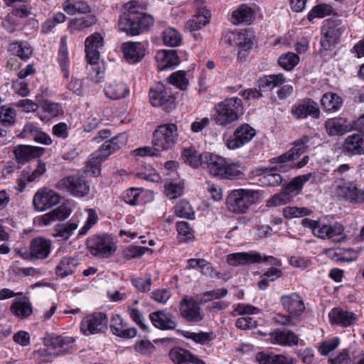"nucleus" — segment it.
Wrapping results in <instances>:
<instances>
[{
  "instance_id": "nucleus-1",
  "label": "nucleus",
  "mask_w": 364,
  "mask_h": 364,
  "mask_svg": "<svg viewBox=\"0 0 364 364\" xmlns=\"http://www.w3.org/2000/svg\"><path fill=\"white\" fill-rule=\"evenodd\" d=\"M144 6L138 1H131L124 6V14L119 20V30L132 36L149 28L154 24L151 15L142 13Z\"/></svg>"
},
{
  "instance_id": "nucleus-2",
  "label": "nucleus",
  "mask_w": 364,
  "mask_h": 364,
  "mask_svg": "<svg viewBox=\"0 0 364 364\" xmlns=\"http://www.w3.org/2000/svg\"><path fill=\"white\" fill-rule=\"evenodd\" d=\"M213 119L216 124L229 127L237 122L243 114L242 100L237 97H230L216 104L214 107Z\"/></svg>"
},
{
  "instance_id": "nucleus-3",
  "label": "nucleus",
  "mask_w": 364,
  "mask_h": 364,
  "mask_svg": "<svg viewBox=\"0 0 364 364\" xmlns=\"http://www.w3.org/2000/svg\"><path fill=\"white\" fill-rule=\"evenodd\" d=\"M259 198L258 191L238 189L232 191L227 198L228 209L235 213H243Z\"/></svg>"
},
{
  "instance_id": "nucleus-4",
  "label": "nucleus",
  "mask_w": 364,
  "mask_h": 364,
  "mask_svg": "<svg viewBox=\"0 0 364 364\" xmlns=\"http://www.w3.org/2000/svg\"><path fill=\"white\" fill-rule=\"evenodd\" d=\"M178 133L176 124L168 123L158 127L153 135L152 144L156 150L164 151L172 149L178 142Z\"/></svg>"
},
{
  "instance_id": "nucleus-5",
  "label": "nucleus",
  "mask_w": 364,
  "mask_h": 364,
  "mask_svg": "<svg viewBox=\"0 0 364 364\" xmlns=\"http://www.w3.org/2000/svg\"><path fill=\"white\" fill-rule=\"evenodd\" d=\"M336 196L353 204L364 203V189L360 188L353 182L346 181L343 178L336 181L334 184Z\"/></svg>"
},
{
  "instance_id": "nucleus-6",
  "label": "nucleus",
  "mask_w": 364,
  "mask_h": 364,
  "mask_svg": "<svg viewBox=\"0 0 364 364\" xmlns=\"http://www.w3.org/2000/svg\"><path fill=\"white\" fill-rule=\"evenodd\" d=\"M90 253L96 257L107 258L116 251V245L111 235L102 234L92 236L87 240Z\"/></svg>"
},
{
  "instance_id": "nucleus-7",
  "label": "nucleus",
  "mask_w": 364,
  "mask_h": 364,
  "mask_svg": "<svg viewBox=\"0 0 364 364\" xmlns=\"http://www.w3.org/2000/svg\"><path fill=\"white\" fill-rule=\"evenodd\" d=\"M262 262H268L271 264L275 266H280L282 264L281 260L272 257L264 256L262 257L259 252H237L229 254L227 256V262L231 266H239L251 264L254 263H260Z\"/></svg>"
},
{
  "instance_id": "nucleus-8",
  "label": "nucleus",
  "mask_w": 364,
  "mask_h": 364,
  "mask_svg": "<svg viewBox=\"0 0 364 364\" xmlns=\"http://www.w3.org/2000/svg\"><path fill=\"white\" fill-rule=\"evenodd\" d=\"M308 141L309 137L304 136L300 139L295 141L294 142V147L287 152L278 157L271 159L269 161L270 163L272 164H276L273 169L275 171H285L287 168L286 163L294 161L304 154L308 148L306 145Z\"/></svg>"
},
{
  "instance_id": "nucleus-9",
  "label": "nucleus",
  "mask_w": 364,
  "mask_h": 364,
  "mask_svg": "<svg viewBox=\"0 0 364 364\" xmlns=\"http://www.w3.org/2000/svg\"><path fill=\"white\" fill-rule=\"evenodd\" d=\"M149 101L152 106L170 112L174 107L175 98L163 84L156 82L150 90Z\"/></svg>"
},
{
  "instance_id": "nucleus-10",
  "label": "nucleus",
  "mask_w": 364,
  "mask_h": 364,
  "mask_svg": "<svg viewBox=\"0 0 364 364\" xmlns=\"http://www.w3.org/2000/svg\"><path fill=\"white\" fill-rule=\"evenodd\" d=\"M58 188L79 198L85 197L90 193L89 183L79 176H69L62 178L58 183Z\"/></svg>"
},
{
  "instance_id": "nucleus-11",
  "label": "nucleus",
  "mask_w": 364,
  "mask_h": 364,
  "mask_svg": "<svg viewBox=\"0 0 364 364\" xmlns=\"http://www.w3.org/2000/svg\"><path fill=\"white\" fill-rule=\"evenodd\" d=\"M108 318L104 313L95 312L81 321L80 331L85 336L102 333L107 328Z\"/></svg>"
},
{
  "instance_id": "nucleus-12",
  "label": "nucleus",
  "mask_w": 364,
  "mask_h": 364,
  "mask_svg": "<svg viewBox=\"0 0 364 364\" xmlns=\"http://www.w3.org/2000/svg\"><path fill=\"white\" fill-rule=\"evenodd\" d=\"M180 316L190 323H198L203 319L199 303L191 296H185L179 304Z\"/></svg>"
},
{
  "instance_id": "nucleus-13",
  "label": "nucleus",
  "mask_w": 364,
  "mask_h": 364,
  "mask_svg": "<svg viewBox=\"0 0 364 364\" xmlns=\"http://www.w3.org/2000/svg\"><path fill=\"white\" fill-rule=\"evenodd\" d=\"M74 338L69 336L47 334L44 338V345L50 352L48 355L58 356L60 352L68 350L74 343Z\"/></svg>"
},
{
  "instance_id": "nucleus-14",
  "label": "nucleus",
  "mask_w": 364,
  "mask_h": 364,
  "mask_svg": "<svg viewBox=\"0 0 364 364\" xmlns=\"http://www.w3.org/2000/svg\"><path fill=\"white\" fill-rule=\"evenodd\" d=\"M60 201V196L54 191L42 188L34 195L33 203L36 210L44 211L57 205Z\"/></svg>"
},
{
  "instance_id": "nucleus-15",
  "label": "nucleus",
  "mask_w": 364,
  "mask_h": 364,
  "mask_svg": "<svg viewBox=\"0 0 364 364\" xmlns=\"http://www.w3.org/2000/svg\"><path fill=\"white\" fill-rule=\"evenodd\" d=\"M318 105L310 98H305L299 101L291 108V114L299 119L311 117L318 119L320 116Z\"/></svg>"
},
{
  "instance_id": "nucleus-16",
  "label": "nucleus",
  "mask_w": 364,
  "mask_h": 364,
  "mask_svg": "<svg viewBox=\"0 0 364 364\" xmlns=\"http://www.w3.org/2000/svg\"><path fill=\"white\" fill-rule=\"evenodd\" d=\"M255 134L256 132L252 127L247 124H243L235 129L233 136L228 139L225 144L229 149L240 148L250 141Z\"/></svg>"
},
{
  "instance_id": "nucleus-17",
  "label": "nucleus",
  "mask_w": 364,
  "mask_h": 364,
  "mask_svg": "<svg viewBox=\"0 0 364 364\" xmlns=\"http://www.w3.org/2000/svg\"><path fill=\"white\" fill-rule=\"evenodd\" d=\"M200 159L203 168L208 170L209 173L218 177H221L225 161L223 158L209 152L200 154Z\"/></svg>"
},
{
  "instance_id": "nucleus-18",
  "label": "nucleus",
  "mask_w": 364,
  "mask_h": 364,
  "mask_svg": "<svg viewBox=\"0 0 364 364\" xmlns=\"http://www.w3.org/2000/svg\"><path fill=\"white\" fill-rule=\"evenodd\" d=\"M104 45V38L99 33H94L85 41L86 59L87 62H96L100 60L98 49Z\"/></svg>"
},
{
  "instance_id": "nucleus-19",
  "label": "nucleus",
  "mask_w": 364,
  "mask_h": 364,
  "mask_svg": "<svg viewBox=\"0 0 364 364\" xmlns=\"http://www.w3.org/2000/svg\"><path fill=\"white\" fill-rule=\"evenodd\" d=\"M281 303L288 313L297 319L305 309L302 299L296 293L282 296Z\"/></svg>"
},
{
  "instance_id": "nucleus-20",
  "label": "nucleus",
  "mask_w": 364,
  "mask_h": 364,
  "mask_svg": "<svg viewBox=\"0 0 364 364\" xmlns=\"http://www.w3.org/2000/svg\"><path fill=\"white\" fill-rule=\"evenodd\" d=\"M122 51L125 60L130 64L141 60L145 55L144 46L139 42H125L122 45Z\"/></svg>"
},
{
  "instance_id": "nucleus-21",
  "label": "nucleus",
  "mask_w": 364,
  "mask_h": 364,
  "mask_svg": "<svg viewBox=\"0 0 364 364\" xmlns=\"http://www.w3.org/2000/svg\"><path fill=\"white\" fill-rule=\"evenodd\" d=\"M127 142L126 133H121L109 140L105 141L97 151L102 159H107L109 156L121 149Z\"/></svg>"
},
{
  "instance_id": "nucleus-22",
  "label": "nucleus",
  "mask_w": 364,
  "mask_h": 364,
  "mask_svg": "<svg viewBox=\"0 0 364 364\" xmlns=\"http://www.w3.org/2000/svg\"><path fill=\"white\" fill-rule=\"evenodd\" d=\"M269 341L282 346H297L301 341L299 337L290 330H276L269 333Z\"/></svg>"
},
{
  "instance_id": "nucleus-23",
  "label": "nucleus",
  "mask_w": 364,
  "mask_h": 364,
  "mask_svg": "<svg viewBox=\"0 0 364 364\" xmlns=\"http://www.w3.org/2000/svg\"><path fill=\"white\" fill-rule=\"evenodd\" d=\"M169 358L174 364H205L189 350L179 347H175L170 350Z\"/></svg>"
},
{
  "instance_id": "nucleus-24",
  "label": "nucleus",
  "mask_w": 364,
  "mask_h": 364,
  "mask_svg": "<svg viewBox=\"0 0 364 364\" xmlns=\"http://www.w3.org/2000/svg\"><path fill=\"white\" fill-rule=\"evenodd\" d=\"M152 324L161 330H173L177 327V321L173 315L164 311H157L150 314Z\"/></svg>"
},
{
  "instance_id": "nucleus-25",
  "label": "nucleus",
  "mask_w": 364,
  "mask_h": 364,
  "mask_svg": "<svg viewBox=\"0 0 364 364\" xmlns=\"http://www.w3.org/2000/svg\"><path fill=\"white\" fill-rule=\"evenodd\" d=\"M44 151L45 149L42 147L29 145H18L14 150L16 159L21 164H25L33 159L40 157Z\"/></svg>"
},
{
  "instance_id": "nucleus-26",
  "label": "nucleus",
  "mask_w": 364,
  "mask_h": 364,
  "mask_svg": "<svg viewBox=\"0 0 364 364\" xmlns=\"http://www.w3.org/2000/svg\"><path fill=\"white\" fill-rule=\"evenodd\" d=\"M110 328L114 335L124 338H134L137 333L136 329L134 327L127 328L122 318L118 314L112 316L110 321Z\"/></svg>"
},
{
  "instance_id": "nucleus-27",
  "label": "nucleus",
  "mask_w": 364,
  "mask_h": 364,
  "mask_svg": "<svg viewBox=\"0 0 364 364\" xmlns=\"http://www.w3.org/2000/svg\"><path fill=\"white\" fill-rule=\"evenodd\" d=\"M51 244L48 240L42 237L33 239L30 245V257L43 259L50 252Z\"/></svg>"
},
{
  "instance_id": "nucleus-28",
  "label": "nucleus",
  "mask_w": 364,
  "mask_h": 364,
  "mask_svg": "<svg viewBox=\"0 0 364 364\" xmlns=\"http://www.w3.org/2000/svg\"><path fill=\"white\" fill-rule=\"evenodd\" d=\"M211 14L205 7L198 8L197 14L186 24V29L189 31H198L209 23Z\"/></svg>"
},
{
  "instance_id": "nucleus-29",
  "label": "nucleus",
  "mask_w": 364,
  "mask_h": 364,
  "mask_svg": "<svg viewBox=\"0 0 364 364\" xmlns=\"http://www.w3.org/2000/svg\"><path fill=\"white\" fill-rule=\"evenodd\" d=\"M156 60L158 68L163 70L172 68L179 63L176 51L174 50H161L156 53Z\"/></svg>"
},
{
  "instance_id": "nucleus-30",
  "label": "nucleus",
  "mask_w": 364,
  "mask_h": 364,
  "mask_svg": "<svg viewBox=\"0 0 364 364\" xmlns=\"http://www.w3.org/2000/svg\"><path fill=\"white\" fill-rule=\"evenodd\" d=\"M325 127L329 136L343 135L351 129L347 120L342 117L328 119L325 122Z\"/></svg>"
},
{
  "instance_id": "nucleus-31",
  "label": "nucleus",
  "mask_w": 364,
  "mask_h": 364,
  "mask_svg": "<svg viewBox=\"0 0 364 364\" xmlns=\"http://www.w3.org/2000/svg\"><path fill=\"white\" fill-rule=\"evenodd\" d=\"M96 22L97 18L94 15L73 18L70 20L68 28L70 33L75 34L77 32L83 31L85 29L92 26Z\"/></svg>"
},
{
  "instance_id": "nucleus-32",
  "label": "nucleus",
  "mask_w": 364,
  "mask_h": 364,
  "mask_svg": "<svg viewBox=\"0 0 364 364\" xmlns=\"http://www.w3.org/2000/svg\"><path fill=\"white\" fill-rule=\"evenodd\" d=\"M344 149L353 154H364V134H353L345 140Z\"/></svg>"
},
{
  "instance_id": "nucleus-33",
  "label": "nucleus",
  "mask_w": 364,
  "mask_h": 364,
  "mask_svg": "<svg viewBox=\"0 0 364 364\" xmlns=\"http://www.w3.org/2000/svg\"><path fill=\"white\" fill-rule=\"evenodd\" d=\"M328 316L332 323L340 324L343 326H348L356 320V317L353 312L344 311L340 308L333 309Z\"/></svg>"
},
{
  "instance_id": "nucleus-34",
  "label": "nucleus",
  "mask_w": 364,
  "mask_h": 364,
  "mask_svg": "<svg viewBox=\"0 0 364 364\" xmlns=\"http://www.w3.org/2000/svg\"><path fill=\"white\" fill-rule=\"evenodd\" d=\"M129 90L122 81L114 80L105 88L106 96L112 100H119L129 95Z\"/></svg>"
},
{
  "instance_id": "nucleus-35",
  "label": "nucleus",
  "mask_w": 364,
  "mask_h": 364,
  "mask_svg": "<svg viewBox=\"0 0 364 364\" xmlns=\"http://www.w3.org/2000/svg\"><path fill=\"white\" fill-rule=\"evenodd\" d=\"M254 18L253 10L246 4H242L232 13L231 21L235 25L250 23Z\"/></svg>"
},
{
  "instance_id": "nucleus-36",
  "label": "nucleus",
  "mask_w": 364,
  "mask_h": 364,
  "mask_svg": "<svg viewBox=\"0 0 364 364\" xmlns=\"http://www.w3.org/2000/svg\"><path fill=\"white\" fill-rule=\"evenodd\" d=\"M310 177L311 173H308L294 178L285 186L282 191L291 200L301 192L304 183L308 181Z\"/></svg>"
},
{
  "instance_id": "nucleus-37",
  "label": "nucleus",
  "mask_w": 364,
  "mask_h": 364,
  "mask_svg": "<svg viewBox=\"0 0 364 364\" xmlns=\"http://www.w3.org/2000/svg\"><path fill=\"white\" fill-rule=\"evenodd\" d=\"M63 7L69 15H75L77 13L87 14L92 10L91 6L84 0H66Z\"/></svg>"
},
{
  "instance_id": "nucleus-38",
  "label": "nucleus",
  "mask_w": 364,
  "mask_h": 364,
  "mask_svg": "<svg viewBox=\"0 0 364 364\" xmlns=\"http://www.w3.org/2000/svg\"><path fill=\"white\" fill-rule=\"evenodd\" d=\"M71 210L66 205H61L56 209L44 214L41 217V223L44 225H48L57 220H64L69 217Z\"/></svg>"
},
{
  "instance_id": "nucleus-39",
  "label": "nucleus",
  "mask_w": 364,
  "mask_h": 364,
  "mask_svg": "<svg viewBox=\"0 0 364 364\" xmlns=\"http://www.w3.org/2000/svg\"><path fill=\"white\" fill-rule=\"evenodd\" d=\"M340 36L341 31L338 28L335 26L328 28L324 33L323 37L321 39L322 48L326 50H331L338 43Z\"/></svg>"
},
{
  "instance_id": "nucleus-40",
  "label": "nucleus",
  "mask_w": 364,
  "mask_h": 364,
  "mask_svg": "<svg viewBox=\"0 0 364 364\" xmlns=\"http://www.w3.org/2000/svg\"><path fill=\"white\" fill-rule=\"evenodd\" d=\"M283 74L267 75L259 80V87L262 91L271 90L285 82Z\"/></svg>"
},
{
  "instance_id": "nucleus-41",
  "label": "nucleus",
  "mask_w": 364,
  "mask_h": 364,
  "mask_svg": "<svg viewBox=\"0 0 364 364\" xmlns=\"http://www.w3.org/2000/svg\"><path fill=\"white\" fill-rule=\"evenodd\" d=\"M41 107L45 113L44 117H41V119L56 117L63 115L64 112L60 104L48 100L42 102Z\"/></svg>"
},
{
  "instance_id": "nucleus-42",
  "label": "nucleus",
  "mask_w": 364,
  "mask_h": 364,
  "mask_svg": "<svg viewBox=\"0 0 364 364\" xmlns=\"http://www.w3.org/2000/svg\"><path fill=\"white\" fill-rule=\"evenodd\" d=\"M77 264V262L75 259L64 257L55 268L56 274L61 277L68 276L74 272Z\"/></svg>"
},
{
  "instance_id": "nucleus-43",
  "label": "nucleus",
  "mask_w": 364,
  "mask_h": 364,
  "mask_svg": "<svg viewBox=\"0 0 364 364\" xmlns=\"http://www.w3.org/2000/svg\"><path fill=\"white\" fill-rule=\"evenodd\" d=\"M30 14L31 11L26 6H23L19 8H14L3 21V26L9 32L13 33L14 31V28H9L8 24H9L12 21H18V18H26Z\"/></svg>"
},
{
  "instance_id": "nucleus-44",
  "label": "nucleus",
  "mask_w": 364,
  "mask_h": 364,
  "mask_svg": "<svg viewBox=\"0 0 364 364\" xmlns=\"http://www.w3.org/2000/svg\"><path fill=\"white\" fill-rule=\"evenodd\" d=\"M342 104L341 98L336 93H325L321 98V105L327 111H336Z\"/></svg>"
},
{
  "instance_id": "nucleus-45",
  "label": "nucleus",
  "mask_w": 364,
  "mask_h": 364,
  "mask_svg": "<svg viewBox=\"0 0 364 364\" xmlns=\"http://www.w3.org/2000/svg\"><path fill=\"white\" fill-rule=\"evenodd\" d=\"M105 160L97 151L94 152L86 163L85 172L94 176H98L100 173L101 163Z\"/></svg>"
},
{
  "instance_id": "nucleus-46",
  "label": "nucleus",
  "mask_w": 364,
  "mask_h": 364,
  "mask_svg": "<svg viewBox=\"0 0 364 364\" xmlns=\"http://www.w3.org/2000/svg\"><path fill=\"white\" fill-rule=\"evenodd\" d=\"M241 164L239 162L231 164H225L221 178L235 179L240 178L244 176L243 171L240 169Z\"/></svg>"
},
{
  "instance_id": "nucleus-47",
  "label": "nucleus",
  "mask_w": 364,
  "mask_h": 364,
  "mask_svg": "<svg viewBox=\"0 0 364 364\" xmlns=\"http://www.w3.org/2000/svg\"><path fill=\"white\" fill-rule=\"evenodd\" d=\"M11 311L16 316L25 318L31 314L32 307L29 301L21 300L14 302L11 305Z\"/></svg>"
},
{
  "instance_id": "nucleus-48",
  "label": "nucleus",
  "mask_w": 364,
  "mask_h": 364,
  "mask_svg": "<svg viewBox=\"0 0 364 364\" xmlns=\"http://www.w3.org/2000/svg\"><path fill=\"white\" fill-rule=\"evenodd\" d=\"M85 212L87 215L86 221L82 228L79 230L77 237H80L87 233V232L97 223L98 215L93 208H87Z\"/></svg>"
},
{
  "instance_id": "nucleus-49",
  "label": "nucleus",
  "mask_w": 364,
  "mask_h": 364,
  "mask_svg": "<svg viewBox=\"0 0 364 364\" xmlns=\"http://www.w3.org/2000/svg\"><path fill=\"white\" fill-rule=\"evenodd\" d=\"M181 157L186 164L193 167H198L202 165L200 154H197L196 151L193 147L184 149Z\"/></svg>"
},
{
  "instance_id": "nucleus-50",
  "label": "nucleus",
  "mask_w": 364,
  "mask_h": 364,
  "mask_svg": "<svg viewBox=\"0 0 364 364\" xmlns=\"http://www.w3.org/2000/svg\"><path fill=\"white\" fill-rule=\"evenodd\" d=\"M78 225L76 223L68 222L58 226L54 234L55 237L61 238L62 240H68L73 234L74 231L77 230Z\"/></svg>"
},
{
  "instance_id": "nucleus-51",
  "label": "nucleus",
  "mask_w": 364,
  "mask_h": 364,
  "mask_svg": "<svg viewBox=\"0 0 364 364\" xmlns=\"http://www.w3.org/2000/svg\"><path fill=\"white\" fill-rule=\"evenodd\" d=\"M282 213L284 218L293 219L309 215L311 210L304 207L287 206L283 209Z\"/></svg>"
},
{
  "instance_id": "nucleus-52",
  "label": "nucleus",
  "mask_w": 364,
  "mask_h": 364,
  "mask_svg": "<svg viewBox=\"0 0 364 364\" xmlns=\"http://www.w3.org/2000/svg\"><path fill=\"white\" fill-rule=\"evenodd\" d=\"M332 7L326 4H320L315 6L309 13L308 19L311 21L316 18H324L331 14Z\"/></svg>"
},
{
  "instance_id": "nucleus-53",
  "label": "nucleus",
  "mask_w": 364,
  "mask_h": 364,
  "mask_svg": "<svg viewBox=\"0 0 364 364\" xmlns=\"http://www.w3.org/2000/svg\"><path fill=\"white\" fill-rule=\"evenodd\" d=\"M163 41L166 46L175 47L180 45L181 38L176 30L168 28L163 32Z\"/></svg>"
},
{
  "instance_id": "nucleus-54",
  "label": "nucleus",
  "mask_w": 364,
  "mask_h": 364,
  "mask_svg": "<svg viewBox=\"0 0 364 364\" xmlns=\"http://www.w3.org/2000/svg\"><path fill=\"white\" fill-rule=\"evenodd\" d=\"M299 58L294 53H288L280 56L278 59L279 65L287 70H291L299 63Z\"/></svg>"
},
{
  "instance_id": "nucleus-55",
  "label": "nucleus",
  "mask_w": 364,
  "mask_h": 364,
  "mask_svg": "<svg viewBox=\"0 0 364 364\" xmlns=\"http://www.w3.org/2000/svg\"><path fill=\"white\" fill-rule=\"evenodd\" d=\"M9 50L14 55L23 60L29 58L32 53L31 48L26 43H11L9 46Z\"/></svg>"
},
{
  "instance_id": "nucleus-56",
  "label": "nucleus",
  "mask_w": 364,
  "mask_h": 364,
  "mask_svg": "<svg viewBox=\"0 0 364 364\" xmlns=\"http://www.w3.org/2000/svg\"><path fill=\"white\" fill-rule=\"evenodd\" d=\"M175 213L178 217L184 218L187 219L194 218V212L186 200H181L175 206Z\"/></svg>"
},
{
  "instance_id": "nucleus-57",
  "label": "nucleus",
  "mask_w": 364,
  "mask_h": 364,
  "mask_svg": "<svg viewBox=\"0 0 364 364\" xmlns=\"http://www.w3.org/2000/svg\"><path fill=\"white\" fill-rule=\"evenodd\" d=\"M169 82L181 90L186 89L188 84V80L186 77V72L183 70H178L172 73L169 77Z\"/></svg>"
},
{
  "instance_id": "nucleus-58",
  "label": "nucleus",
  "mask_w": 364,
  "mask_h": 364,
  "mask_svg": "<svg viewBox=\"0 0 364 364\" xmlns=\"http://www.w3.org/2000/svg\"><path fill=\"white\" fill-rule=\"evenodd\" d=\"M87 63L90 65V67H87L90 79L95 83L100 82L104 78V71L98 65L99 61Z\"/></svg>"
},
{
  "instance_id": "nucleus-59",
  "label": "nucleus",
  "mask_w": 364,
  "mask_h": 364,
  "mask_svg": "<svg viewBox=\"0 0 364 364\" xmlns=\"http://www.w3.org/2000/svg\"><path fill=\"white\" fill-rule=\"evenodd\" d=\"M183 336L188 339L194 341L196 343L203 345L208 343L213 339L212 333L205 332L195 333L186 331L183 333Z\"/></svg>"
},
{
  "instance_id": "nucleus-60",
  "label": "nucleus",
  "mask_w": 364,
  "mask_h": 364,
  "mask_svg": "<svg viewBox=\"0 0 364 364\" xmlns=\"http://www.w3.org/2000/svg\"><path fill=\"white\" fill-rule=\"evenodd\" d=\"M16 112L14 109L6 106L0 107V122L5 124H11L14 122Z\"/></svg>"
},
{
  "instance_id": "nucleus-61",
  "label": "nucleus",
  "mask_w": 364,
  "mask_h": 364,
  "mask_svg": "<svg viewBox=\"0 0 364 364\" xmlns=\"http://www.w3.org/2000/svg\"><path fill=\"white\" fill-rule=\"evenodd\" d=\"M290 201L289 198L282 191L280 193L274 194L271 198L267 200L266 205L268 208H274L284 205Z\"/></svg>"
},
{
  "instance_id": "nucleus-62",
  "label": "nucleus",
  "mask_w": 364,
  "mask_h": 364,
  "mask_svg": "<svg viewBox=\"0 0 364 364\" xmlns=\"http://www.w3.org/2000/svg\"><path fill=\"white\" fill-rule=\"evenodd\" d=\"M58 60L61 67L63 77L66 79L69 77V60L68 50H59Z\"/></svg>"
},
{
  "instance_id": "nucleus-63",
  "label": "nucleus",
  "mask_w": 364,
  "mask_h": 364,
  "mask_svg": "<svg viewBox=\"0 0 364 364\" xmlns=\"http://www.w3.org/2000/svg\"><path fill=\"white\" fill-rule=\"evenodd\" d=\"M146 250V247L129 246L123 250V257L128 260L139 257L144 253Z\"/></svg>"
},
{
  "instance_id": "nucleus-64",
  "label": "nucleus",
  "mask_w": 364,
  "mask_h": 364,
  "mask_svg": "<svg viewBox=\"0 0 364 364\" xmlns=\"http://www.w3.org/2000/svg\"><path fill=\"white\" fill-rule=\"evenodd\" d=\"M183 187L178 183H168L165 186L166 195L171 199H175L183 193Z\"/></svg>"
}]
</instances>
